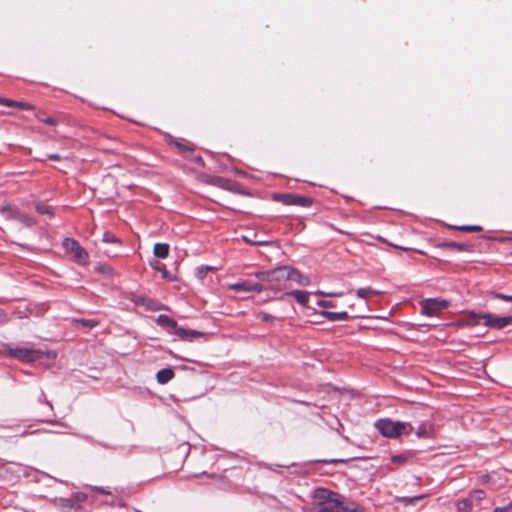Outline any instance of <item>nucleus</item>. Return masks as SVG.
Returning a JSON list of instances; mask_svg holds the SVG:
<instances>
[{"label": "nucleus", "instance_id": "f257e3e1", "mask_svg": "<svg viewBox=\"0 0 512 512\" xmlns=\"http://www.w3.org/2000/svg\"><path fill=\"white\" fill-rule=\"evenodd\" d=\"M313 498L316 501V512H352L349 508V501L339 493L325 488H318L314 491Z\"/></svg>", "mask_w": 512, "mask_h": 512}, {"label": "nucleus", "instance_id": "f03ea898", "mask_svg": "<svg viewBox=\"0 0 512 512\" xmlns=\"http://www.w3.org/2000/svg\"><path fill=\"white\" fill-rule=\"evenodd\" d=\"M374 426L383 437L390 439H396L401 435H408L413 431L411 423L393 421L390 418L378 419Z\"/></svg>", "mask_w": 512, "mask_h": 512}, {"label": "nucleus", "instance_id": "7ed1b4c3", "mask_svg": "<svg viewBox=\"0 0 512 512\" xmlns=\"http://www.w3.org/2000/svg\"><path fill=\"white\" fill-rule=\"evenodd\" d=\"M484 320V325L490 329H502L512 325V316H497L492 313H471V322L478 324L479 320Z\"/></svg>", "mask_w": 512, "mask_h": 512}, {"label": "nucleus", "instance_id": "20e7f679", "mask_svg": "<svg viewBox=\"0 0 512 512\" xmlns=\"http://www.w3.org/2000/svg\"><path fill=\"white\" fill-rule=\"evenodd\" d=\"M5 347L6 350L5 352L2 353L3 355L17 359L18 361L23 363H33L39 360L43 355V352L37 349H31L26 347L10 348L7 345H5Z\"/></svg>", "mask_w": 512, "mask_h": 512}, {"label": "nucleus", "instance_id": "39448f33", "mask_svg": "<svg viewBox=\"0 0 512 512\" xmlns=\"http://www.w3.org/2000/svg\"><path fill=\"white\" fill-rule=\"evenodd\" d=\"M63 247L67 252L73 255V259L77 264L85 265L88 263V252L82 246H80L79 242L74 238H65L63 240Z\"/></svg>", "mask_w": 512, "mask_h": 512}, {"label": "nucleus", "instance_id": "423d86ee", "mask_svg": "<svg viewBox=\"0 0 512 512\" xmlns=\"http://www.w3.org/2000/svg\"><path fill=\"white\" fill-rule=\"evenodd\" d=\"M288 266H279L275 269L258 271L254 275L259 281L263 282H280L289 280Z\"/></svg>", "mask_w": 512, "mask_h": 512}, {"label": "nucleus", "instance_id": "0eeeda50", "mask_svg": "<svg viewBox=\"0 0 512 512\" xmlns=\"http://www.w3.org/2000/svg\"><path fill=\"white\" fill-rule=\"evenodd\" d=\"M449 305L447 300H439L436 298H430L423 301L421 305L422 314L433 317L439 315V313L446 309Z\"/></svg>", "mask_w": 512, "mask_h": 512}, {"label": "nucleus", "instance_id": "6e6552de", "mask_svg": "<svg viewBox=\"0 0 512 512\" xmlns=\"http://www.w3.org/2000/svg\"><path fill=\"white\" fill-rule=\"evenodd\" d=\"M229 289L236 292H256L260 293L264 290V286L260 282H254L252 280H242L237 283L229 285Z\"/></svg>", "mask_w": 512, "mask_h": 512}, {"label": "nucleus", "instance_id": "1a4fd4ad", "mask_svg": "<svg viewBox=\"0 0 512 512\" xmlns=\"http://www.w3.org/2000/svg\"><path fill=\"white\" fill-rule=\"evenodd\" d=\"M280 199L286 205H294L300 207H310L313 202L310 197L295 194H282L280 195Z\"/></svg>", "mask_w": 512, "mask_h": 512}, {"label": "nucleus", "instance_id": "9d476101", "mask_svg": "<svg viewBox=\"0 0 512 512\" xmlns=\"http://www.w3.org/2000/svg\"><path fill=\"white\" fill-rule=\"evenodd\" d=\"M441 249L456 250L458 252H472L473 246L469 243H459L454 241H445L438 245Z\"/></svg>", "mask_w": 512, "mask_h": 512}, {"label": "nucleus", "instance_id": "9b49d317", "mask_svg": "<svg viewBox=\"0 0 512 512\" xmlns=\"http://www.w3.org/2000/svg\"><path fill=\"white\" fill-rule=\"evenodd\" d=\"M287 273H289V280L295 281L298 285H300V286H309L310 285V278L308 276L302 274L297 269H295L291 266H288Z\"/></svg>", "mask_w": 512, "mask_h": 512}, {"label": "nucleus", "instance_id": "f8f14e48", "mask_svg": "<svg viewBox=\"0 0 512 512\" xmlns=\"http://www.w3.org/2000/svg\"><path fill=\"white\" fill-rule=\"evenodd\" d=\"M38 402L41 404H45L50 412L48 414V417H43V418L39 419L38 421L43 422V423H50V424L56 423L54 421V419L52 418L53 416H55L53 405L51 404L50 401L47 400L46 394L43 391H41L38 396Z\"/></svg>", "mask_w": 512, "mask_h": 512}, {"label": "nucleus", "instance_id": "ddd939ff", "mask_svg": "<svg viewBox=\"0 0 512 512\" xmlns=\"http://www.w3.org/2000/svg\"><path fill=\"white\" fill-rule=\"evenodd\" d=\"M321 316L326 318L329 321H347L350 319V316L346 311L341 312H332L327 310H322L319 312Z\"/></svg>", "mask_w": 512, "mask_h": 512}, {"label": "nucleus", "instance_id": "4468645a", "mask_svg": "<svg viewBox=\"0 0 512 512\" xmlns=\"http://www.w3.org/2000/svg\"><path fill=\"white\" fill-rule=\"evenodd\" d=\"M284 296H292L302 306H307L309 302L310 293L302 290H292L286 292Z\"/></svg>", "mask_w": 512, "mask_h": 512}, {"label": "nucleus", "instance_id": "2eb2a0df", "mask_svg": "<svg viewBox=\"0 0 512 512\" xmlns=\"http://www.w3.org/2000/svg\"><path fill=\"white\" fill-rule=\"evenodd\" d=\"M433 425L429 422H423L421 423L418 428L416 429V436L418 438H430L433 434Z\"/></svg>", "mask_w": 512, "mask_h": 512}, {"label": "nucleus", "instance_id": "dca6fc26", "mask_svg": "<svg viewBox=\"0 0 512 512\" xmlns=\"http://www.w3.org/2000/svg\"><path fill=\"white\" fill-rule=\"evenodd\" d=\"M35 210L40 215H47L49 218L54 217L55 209L53 206L46 204L43 201H38L35 203Z\"/></svg>", "mask_w": 512, "mask_h": 512}, {"label": "nucleus", "instance_id": "f3484780", "mask_svg": "<svg viewBox=\"0 0 512 512\" xmlns=\"http://www.w3.org/2000/svg\"><path fill=\"white\" fill-rule=\"evenodd\" d=\"M174 371L171 368H163L156 374V380L159 384H167L174 378Z\"/></svg>", "mask_w": 512, "mask_h": 512}, {"label": "nucleus", "instance_id": "a211bd4d", "mask_svg": "<svg viewBox=\"0 0 512 512\" xmlns=\"http://www.w3.org/2000/svg\"><path fill=\"white\" fill-rule=\"evenodd\" d=\"M56 505L61 508L64 512H68L70 510H78V504H75L71 497L64 498L61 497L56 500Z\"/></svg>", "mask_w": 512, "mask_h": 512}, {"label": "nucleus", "instance_id": "6ab92c4d", "mask_svg": "<svg viewBox=\"0 0 512 512\" xmlns=\"http://www.w3.org/2000/svg\"><path fill=\"white\" fill-rule=\"evenodd\" d=\"M0 104L5 105L7 107H17L22 110H32L34 107L33 105L26 103V102H19L7 98H0Z\"/></svg>", "mask_w": 512, "mask_h": 512}, {"label": "nucleus", "instance_id": "aec40b11", "mask_svg": "<svg viewBox=\"0 0 512 512\" xmlns=\"http://www.w3.org/2000/svg\"><path fill=\"white\" fill-rule=\"evenodd\" d=\"M156 322L158 325L172 330H174V328H176L177 325V322L173 318L165 314L159 315L157 317Z\"/></svg>", "mask_w": 512, "mask_h": 512}, {"label": "nucleus", "instance_id": "412c9836", "mask_svg": "<svg viewBox=\"0 0 512 512\" xmlns=\"http://www.w3.org/2000/svg\"><path fill=\"white\" fill-rule=\"evenodd\" d=\"M150 266L154 270L159 271L161 273V275H162V278L170 280V281L174 280V278L172 277L170 272L166 269V266L163 263H161V262H159L157 260H154V261L150 262Z\"/></svg>", "mask_w": 512, "mask_h": 512}, {"label": "nucleus", "instance_id": "4be33fe9", "mask_svg": "<svg viewBox=\"0 0 512 512\" xmlns=\"http://www.w3.org/2000/svg\"><path fill=\"white\" fill-rule=\"evenodd\" d=\"M153 253L157 258L165 259L169 255V245L167 243H156Z\"/></svg>", "mask_w": 512, "mask_h": 512}, {"label": "nucleus", "instance_id": "5701e85b", "mask_svg": "<svg viewBox=\"0 0 512 512\" xmlns=\"http://www.w3.org/2000/svg\"><path fill=\"white\" fill-rule=\"evenodd\" d=\"M73 323L75 325H77V326H81V327H84L86 329H92V328L98 326L99 321L96 320V319H84V318H81V319H74Z\"/></svg>", "mask_w": 512, "mask_h": 512}, {"label": "nucleus", "instance_id": "b1692460", "mask_svg": "<svg viewBox=\"0 0 512 512\" xmlns=\"http://www.w3.org/2000/svg\"><path fill=\"white\" fill-rule=\"evenodd\" d=\"M413 455L414 454L412 452H405L402 454L393 455L390 460L393 464L404 465Z\"/></svg>", "mask_w": 512, "mask_h": 512}, {"label": "nucleus", "instance_id": "393cba45", "mask_svg": "<svg viewBox=\"0 0 512 512\" xmlns=\"http://www.w3.org/2000/svg\"><path fill=\"white\" fill-rule=\"evenodd\" d=\"M16 220L26 227H33L34 225H36V220L23 212H20V214H16Z\"/></svg>", "mask_w": 512, "mask_h": 512}, {"label": "nucleus", "instance_id": "a878e982", "mask_svg": "<svg viewBox=\"0 0 512 512\" xmlns=\"http://www.w3.org/2000/svg\"><path fill=\"white\" fill-rule=\"evenodd\" d=\"M425 497H426V495L421 494V495H416V496H412V497H408V496L399 497L398 500H399V502H401L404 505H410V504H414L416 501L424 499Z\"/></svg>", "mask_w": 512, "mask_h": 512}, {"label": "nucleus", "instance_id": "bb28decb", "mask_svg": "<svg viewBox=\"0 0 512 512\" xmlns=\"http://www.w3.org/2000/svg\"><path fill=\"white\" fill-rule=\"evenodd\" d=\"M378 294V291L371 287H363L357 290V296L362 299H367L370 295Z\"/></svg>", "mask_w": 512, "mask_h": 512}, {"label": "nucleus", "instance_id": "cd10ccee", "mask_svg": "<svg viewBox=\"0 0 512 512\" xmlns=\"http://www.w3.org/2000/svg\"><path fill=\"white\" fill-rule=\"evenodd\" d=\"M102 241L111 244H121V240L117 238L113 233L106 231L103 234Z\"/></svg>", "mask_w": 512, "mask_h": 512}, {"label": "nucleus", "instance_id": "c85d7f7f", "mask_svg": "<svg viewBox=\"0 0 512 512\" xmlns=\"http://www.w3.org/2000/svg\"><path fill=\"white\" fill-rule=\"evenodd\" d=\"M472 509V501L470 499H462L458 502V510L460 512H470Z\"/></svg>", "mask_w": 512, "mask_h": 512}, {"label": "nucleus", "instance_id": "c756f323", "mask_svg": "<svg viewBox=\"0 0 512 512\" xmlns=\"http://www.w3.org/2000/svg\"><path fill=\"white\" fill-rule=\"evenodd\" d=\"M20 210L17 208L4 207L2 210L3 215L8 219L16 220V214H20Z\"/></svg>", "mask_w": 512, "mask_h": 512}, {"label": "nucleus", "instance_id": "7c9ffc66", "mask_svg": "<svg viewBox=\"0 0 512 512\" xmlns=\"http://www.w3.org/2000/svg\"><path fill=\"white\" fill-rule=\"evenodd\" d=\"M75 504H78V508H81V504L86 501L87 494L83 492H75L70 496Z\"/></svg>", "mask_w": 512, "mask_h": 512}, {"label": "nucleus", "instance_id": "2f4dec72", "mask_svg": "<svg viewBox=\"0 0 512 512\" xmlns=\"http://www.w3.org/2000/svg\"><path fill=\"white\" fill-rule=\"evenodd\" d=\"M456 230L459 231H465V232H479L482 231V227L479 225H462V226H454L453 227Z\"/></svg>", "mask_w": 512, "mask_h": 512}, {"label": "nucleus", "instance_id": "473e14b6", "mask_svg": "<svg viewBox=\"0 0 512 512\" xmlns=\"http://www.w3.org/2000/svg\"><path fill=\"white\" fill-rule=\"evenodd\" d=\"M188 330L184 327H180L176 325V328H174L173 333L181 340H187L188 339Z\"/></svg>", "mask_w": 512, "mask_h": 512}, {"label": "nucleus", "instance_id": "72a5a7b5", "mask_svg": "<svg viewBox=\"0 0 512 512\" xmlns=\"http://www.w3.org/2000/svg\"><path fill=\"white\" fill-rule=\"evenodd\" d=\"M257 318L266 323H272L275 320V317L273 315L265 312H259L257 314Z\"/></svg>", "mask_w": 512, "mask_h": 512}, {"label": "nucleus", "instance_id": "f704fd0d", "mask_svg": "<svg viewBox=\"0 0 512 512\" xmlns=\"http://www.w3.org/2000/svg\"><path fill=\"white\" fill-rule=\"evenodd\" d=\"M133 301L137 305H143V306H146L147 308H151L150 305L148 304V303H151V300L146 299L142 296H137L136 298L133 299Z\"/></svg>", "mask_w": 512, "mask_h": 512}, {"label": "nucleus", "instance_id": "c9c22d12", "mask_svg": "<svg viewBox=\"0 0 512 512\" xmlns=\"http://www.w3.org/2000/svg\"><path fill=\"white\" fill-rule=\"evenodd\" d=\"M81 438H83V439H85V440L89 441V442H90V443H92V444H98V445H100V446H102V447H104V448H112L109 444L104 443V442H97V441H95L92 437H90V436H88V435H82V436H81Z\"/></svg>", "mask_w": 512, "mask_h": 512}, {"label": "nucleus", "instance_id": "e433bc0d", "mask_svg": "<svg viewBox=\"0 0 512 512\" xmlns=\"http://www.w3.org/2000/svg\"><path fill=\"white\" fill-rule=\"evenodd\" d=\"M493 296L496 299H500V300L507 301V302H512V295H506V294H503L500 292H495V293H493Z\"/></svg>", "mask_w": 512, "mask_h": 512}, {"label": "nucleus", "instance_id": "4c0bfd02", "mask_svg": "<svg viewBox=\"0 0 512 512\" xmlns=\"http://www.w3.org/2000/svg\"><path fill=\"white\" fill-rule=\"evenodd\" d=\"M316 304H317V306L324 308V309L333 308L336 306L332 301H328V300H319Z\"/></svg>", "mask_w": 512, "mask_h": 512}, {"label": "nucleus", "instance_id": "58836bf2", "mask_svg": "<svg viewBox=\"0 0 512 512\" xmlns=\"http://www.w3.org/2000/svg\"><path fill=\"white\" fill-rule=\"evenodd\" d=\"M493 512H512V501L502 507H495Z\"/></svg>", "mask_w": 512, "mask_h": 512}, {"label": "nucleus", "instance_id": "ea45409f", "mask_svg": "<svg viewBox=\"0 0 512 512\" xmlns=\"http://www.w3.org/2000/svg\"><path fill=\"white\" fill-rule=\"evenodd\" d=\"M203 334H204L203 332L189 329L188 330V339L187 340L192 341L194 338L202 336Z\"/></svg>", "mask_w": 512, "mask_h": 512}, {"label": "nucleus", "instance_id": "a19ab883", "mask_svg": "<svg viewBox=\"0 0 512 512\" xmlns=\"http://www.w3.org/2000/svg\"><path fill=\"white\" fill-rule=\"evenodd\" d=\"M312 462L313 463L334 464V463H343V462H345V460H342V459H330V460L323 459V460H314Z\"/></svg>", "mask_w": 512, "mask_h": 512}, {"label": "nucleus", "instance_id": "79ce46f5", "mask_svg": "<svg viewBox=\"0 0 512 512\" xmlns=\"http://www.w3.org/2000/svg\"><path fill=\"white\" fill-rule=\"evenodd\" d=\"M293 466H296V463H291L289 465H275V464H266L265 465V468H267L268 470H272V471H276V468H279V467H293Z\"/></svg>", "mask_w": 512, "mask_h": 512}, {"label": "nucleus", "instance_id": "37998d69", "mask_svg": "<svg viewBox=\"0 0 512 512\" xmlns=\"http://www.w3.org/2000/svg\"><path fill=\"white\" fill-rule=\"evenodd\" d=\"M174 144L182 152H184V151H192L193 150L191 147H189V146H187V145H185V144H183L181 142H178V141H175Z\"/></svg>", "mask_w": 512, "mask_h": 512}, {"label": "nucleus", "instance_id": "c03bdc74", "mask_svg": "<svg viewBox=\"0 0 512 512\" xmlns=\"http://www.w3.org/2000/svg\"><path fill=\"white\" fill-rule=\"evenodd\" d=\"M174 144L182 152H184V151H192L193 150L191 147H189V146H187V145H185V144H183L181 142H178V141H175Z\"/></svg>", "mask_w": 512, "mask_h": 512}, {"label": "nucleus", "instance_id": "a18cd8bd", "mask_svg": "<svg viewBox=\"0 0 512 512\" xmlns=\"http://www.w3.org/2000/svg\"><path fill=\"white\" fill-rule=\"evenodd\" d=\"M472 497H474L476 500L480 501L484 499L485 492L483 490H475L472 494Z\"/></svg>", "mask_w": 512, "mask_h": 512}, {"label": "nucleus", "instance_id": "49530a36", "mask_svg": "<svg viewBox=\"0 0 512 512\" xmlns=\"http://www.w3.org/2000/svg\"><path fill=\"white\" fill-rule=\"evenodd\" d=\"M42 121L48 125H55L57 123L56 119L53 117H47V118L43 119Z\"/></svg>", "mask_w": 512, "mask_h": 512}, {"label": "nucleus", "instance_id": "de8ad7c7", "mask_svg": "<svg viewBox=\"0 0 512 512\" xmlns=\"http://www.w3.org/2000/svg\"><path fill=\"white\" fill-rule=\"evenodd\" d=\"M7 321H8L7 314L4 311L0 310V323L4 324Z\"/></svg>", "mask_w": 512, "mask_h": 512}, {"label": "nucleus", "instance_id": "09e8293b", "mask_svg": "<svg viewBox=\"0 0 512 512\" xmlns=\"http://www.w3.org/2000/svg\"><path fill=\"white\" fill-rule=\"evenodd\" d=\"M315 294L316 295L329 296V297H333V296H337L338 295L336 293H325V292L320 291V290L316 291Z\"/></svg>", "mask_w": 512, "mask_h": 512}, {"label": "nucleus", "instance_id": "8fccbe9b", "mask_svg": "<svg viewBox=\"0 0 512 512\" xmlns=\"http://www.w3.org/2000/svg\"><path fill=\"white\" fill-rule=\"evenodd\" d=\"M47 158L50 160H60L61 156L59 154L53 153V154H48Z\"/></svg>", "mask_w": 512, "mask_h": 512}, {"label": "nucleus", "instance_id": "3c124183", "mask_svg": "<svg viewBox=\"0 0 512 512\" xmlns=\"http://www.w3.org/2000/svg\"><path fill=\"white\" fill-rule=\"evenodd\" d=\"M209 270V267H201V268H198V273H199V276L200 277H203L206 273V271Z\"/></svg>", "mask_w": 512, "mask_h": 512}, {"label": "nucleus", "instance_id": "603ef678", "mask_svg": "<svg viewBox=\"0 0 512 512\" xmlns=\"http://www.w3.org/2000/svg\"><path fill=\"white\" fill-rule=\"evenodd\" d=\"M93 490L98 491V492H100L101 494H105V495L110 494V492H109V491L105 490L104 488H100V487H94V488H93Z\"/></svg>", "mask_w": 512, "mask_h": 512}, {"label": "nucleus", "instance_id": "864d4df0", "mask_svg": "<svg viewBox=\"0 0 512 512\" xmlns=\"http://www.w3.org/2000/svg\"><path fill=\"white\" fill-rule=\"evenodd\" d=\"M194 162L199 164V165H204V161H203V158L201 156H196L194 158Z\"/></svg>", "mask_w": 512, "mask_h": 512}, {"label": "nucleus", "instance_id": "5fc2aeb1", "mask_svg": "<svg viewBox=\"0 0 512 512\" xmlns=\"http://www.w3.org/2000/svg\"><path fill=\"white\" fill-rule=\"evenodd\" d=\"M35 432H36V431H31V432H29V431H27V430H24L23 432H21V433H20V435H28V434H33V433H35Z\"/></svg>", "mask_w": 512, "mask_h": 512}, {"label": "nucleus", "instance_id": "6e6d98bb", "mask_svg": "<svg viewBox=\"0 0 512 512\" xmlns=\"http://www.w3.org/2000/svg\"><path fill=\"white\" fill-rule=\"evenodd\" d=\"M275 507L278 509H282V508H284V505L280 501H277V504Z\"/></svg>", "mask_w": 512, "mask_h": 512}]
</instances>
